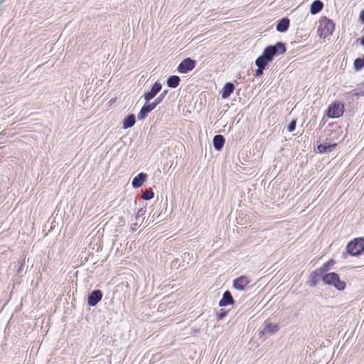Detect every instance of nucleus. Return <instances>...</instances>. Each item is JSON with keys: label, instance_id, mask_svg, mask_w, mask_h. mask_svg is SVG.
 I'll return each mask as SVG.
<instances>
[{"label": "nucleus", "instance_id": "0eeeda50", "mask_svg": "<svg viewBox=\"0 0 364 364\" xmlns=\"http://www.w3.org/2000/svg\"><path fill=\"white\" fill-rule=\"evenodd\" d=\"M161 87V84L159 82H156L151 87V90L144 94V97L146 102H149L152 100L160 92Z\"/></svg>", "mask_w": 364, "mask_h": 364}, {"label": "nucleus", "instance_id": "6e6552de", "mask_svg": "<svg viewBox=\"0 0 364 364\" xmlns=\"http://www.w3.org/2000/svg\"><path fill=\"white\" fill-rule=\"evenodd\" d=\"M250 281L245 276H240L233 282V287L237 290H244L245 287L250 284Z\"/></svg>", "mask_w": 364, "mask_h": 364}, {"label": "nucleus", "instance_id": "4be33fe9", "mask_svg": "<svg viewBox=\"0 0 364 364\" xmlns=\"http://www.w3.org/2000/svg\"><path fill=\"white\" fill-rule=\"evenodd\" d=\"M353 92V95H354L364 96V82L358 85Z\"/></svg>", "mask_w": 364, "mask_h": 364}, {"label": "nucleus", "instance_id": "20e7f679", "mask_svg": "<svg viewBox=\"0 0 364 364\" xmlns=\"http://www.w3.org/2000/svg\"><path fill=\"white\" fill-rule=\"evenodd\" d=\"M263 52L273 60L274 56L284 53L286 52V47L283 43L278 42L274 46H267Z\"/></svg>", "mask_w": 364, "mask_h": 364}, {"label": "nucleus", "instance_id": "dca6fc26", "mask_svg": "<svg viewBox=\"0 0 364 364\" xmlns=\"http://www.w3.org/2000/svg\"><path fill=\"white\" fill-rule=\"evenodd\" d=\"M213 143L214 148L220 151L224 146L225 139L222 135L218 134L214 136Z\"/></svg>", "mask_w": 364, "mask_h": 364}, {"label": "nucleus", "instance_id": "c85d7f7f", "mask_svg": "<svg viewBox=\"0 0 364 364\" xmlns=\"http://www.w3.org/2000/svg\"><path fill=\"white\" fill-rule=\"evenodd\" d=\"M148 114H149L148 112L146 111L145 109L141 107L139 113L138 114L137 117L139 120H143L146 118V117L147 116Z\"/></svg>", "mask_w": 364, "mask_h": 364}, {"label": "nucleus", "instance_id": "9b49d317", "mask_svg": "<svg viewBox=\"0 0 364 364\" xmlns=\"http://www.w3.org/2000/svg\"><path fill=\"white\" fill-rule=\"evenodd\" d=\"M235 89V86L231 82H227L225 84L222 91H221V97L223 99H227L230 96V95L233 92Z\"/></svg>", "mask_w": 364, "mask_h": 364}, {"label": "nucleus", "instance_id": "f8f14e48", "mask_svg": "<svg viewBox=\"0 0 364 364\" xmlns=\"http://www.w3.org/2000/svg\"><path fill=\"white\" fill-rule=\"evenodd\" d=\"M234 300L231 293L229 291L224 292L222 299L219 302L220 306H225L229 304H233Z\"/></svg>", "mask_w": 364, "mask_h": 364}, {"label": "nucleus", "instance_id": "5701e85b", "mask_svg": "<svg viewBox=\"0 0 364 364\" xmlns=\"http://www.w3.org/2000/svg\"><path fill=\"white\" fill-rule=\"evenodd\" d=\"M334 263L335 262L333 259H330L327 262H326L322 267L318 268V269L321 270V273L323 274L330 269L331 266L334 264Z\"/></svg>", "mask_w": 364, "mask_h": 364}, {"label": "nucleus", "instance_id": "aec40b11", "mask_svg": "<svg viewBox=\"0 0 364 364\" xmlns=\"http://www.w3.org/2000/svg\"><path fill=\"white\" fill-rule=\"evenodd\" d=\"M135 124V116L134 114H129L123 121V128L128 129L133 127Z\"/></svg>", "mask_w": 364, "mask_h": 364}, {"label": "nucleus", "instance_id": "473e14b6", "mask_svg": "<svg viewBox=\"0 0 364 364\" xmlns=\"http://www.w3.org/2000/svg\"><path fill=\"white\" fill-rule=\"evenodd\" d=\"M360 18H361L362 21H364V10L361 11Z\"/></svg>", "mask_w": 364, "mask_h": 364}, {"label": "nucleus", "instance_id": "f3484780", "mask_svg": "<svg viewBox=\"0 0 364 364\" xmlns=\"http://www.w3.org/2000/svg\"><path fill=\"white\" fill-rule=\"evenodd\" d=\"M336 144L324 143L318 146L317 149L319 153H327L333 150L335 148Z\"/></svg>", "mask_w": 364, "mask_h": 364}, {"label": "nucleus", "instance_id": "bb28decb", "mask_svg": "<svg viewBox=\"0 0 364 364\" xmlns=\"http://www.w3.org/2000/svg\"><path fill=\"white\" fill-rule=\"evenodd\" d=\"M154 197V193L151 189L146 190L142 196L144 200H150Z\"/></svg>", "mask_w": 364, "mask_h": 364}, {"label": "nucleus", "instance_id": "a878e982", "mask_svg": "<svg viewBox=\"0 0 364 364\" xmlns=\"http://www.w3.org/2000/svg\"><path fill=\"white\" fill-rule=\"evenodd\" d=\"M157 105H156V103L154 102H153L151 103H149V102H146L145 105L142 107L144 109H145V110L147 111L148 113H149L151 111H152L154 109H155V107Z\"/></svg>", "mask_w": 364, "mask_h": 364}, {"label": "nucleus", "instance_id": "f704fd0d", "mask_svg": "<svg viewBox=\"0 0 364 364\" xmlns=\"http://www.w3.org/2000/svg\"><path fill=\"white\" fill-rule=\"evenodd\" d=\"M223 314H220L219 315L220 318H221L223 317Z\"/></svg>", "mask_w": 364, "mask_h": 364}, {"label": "nucleus", "instance_id": "2f4dec72", "mask_svg": "<svg viewBox=\"0 0 364 364\" xmlns=\"http://www.w3.org/2000/svg\"><path fill=\"white\" fill-rule=\"evenodd\" d=\"M139 222H137L136 220V223H134L131 225V228L132 230L134 231V230H136L138 228V225H139Z\"/></svg>", "mask_w": 364, "mask_h": 364}, {"label": "nucleus", "instance_id": "4468645a", "mask_svg": "<svg viewBox=\"0 0 364 364\" xmlns=\"http://www.w3.org/2000/svg\"><path fill=\"white\" fill-rule=\"evenodd\" d=\"M289 26V20L287 18H283L279 20L277 24V31L279 32H285Z\"/></svg>", "mask_w": 364, "mask_h": 364}, {"label": "nucleus", "instance_id": "2eb2a0df", "mask_svg": "<svg viewBox=\"0 0 364 364\" xmlns=\"http://www.w3.org/2000/svg\"><path fill=\"white\" fill-rule=\"evenodd\" d=\"M264 331H262V333H264V332H267L271 334H273L279 330V325L277 323H272L267 321L264 322Z\"/></svg>", "mask_w": 364, "mask_h": 364}, {"label": "nucleus", "instance_id": "39448f33", "mask_svg": "<svg viewBox=\"0 0 364 364\" xmlns=\"http://www.w3.org/2000/svg\"><path fill=\"white\" fill-rule=\"evenodd\" d=\"M344 111V105L340 102H334L328 108V116L330 118H337L341 116Z\"/></svg>", "mask_w": 364, "mask_h": 364}, {"label": "nucleus", "instance_id": "1a4fd4ad", "mask_svg": "<svg viewBox=\"0 0 364 364\" xmlns=\"http://www.w3.org/2000/svg\"><path fill=\"white\" fill-rule=\"evenodd\" d=\"M102 297V293L100 290L93 291L87 298V303L90 306H95Z\"/></svg>", "mask_w": 364, "mask_h": 364}, {"label": "nucleus", "instance_id": "f03ea898", "mask_svg": "<svg viewBox=\"0 0 364 364\" xmlns=\"http://www.w3.org/2000/svg\"><path fill=\"white\" fill-rule=\"evenodd\" d=\"M364 250V238L357 237L349 242L346 247L347 252L351 256H358Z\"/></svg>", "mask_w": 364, "mask_h": 364}, {"label": "nucleus", "instance_id": "cd10ccee", "mask_svg": "<svg viewBox=\"0 0 364 364\" xmlns=\"http://www.w3.org/2000/svg\"><path fill=\"white\" fill-rule=\"evenodd\" d=\"M167 90H164L162 92V93H161L159 95V97H157L155 100H154V102L156 103V105H159V103H161L162 102V100H164V98L165 97V96L167 94Z\"/></svg>", "mask_w": 364, "mask_h": 364}, {"label": "nucleus", "instance_id": "7ed1b4c3", "mask_svg": "<svg viewBox=\"0 0 364 364\" xmlns=\"http://www.w3.org/2000/svg\"><path fill=\"white\" fill-rule=\"evenodd\" d=\"M322 279L326 284L333 286L339 291H342L346 288V283L341 280L338 274L331 272L324 274Z\"/></svg>", "mask_w": 364, "mask_h": 364}, {"label": "nucleus", "instance_id": "c756f323", "mask_svg": "<svg viewBox=\"0 0 364 364\" xmlns=\"http://www.w3.org/2000/svg\"><path fill=\"white\" fill-rule=\"evenodd\" d=\"M296 121L295 120H293L290 124L289 125L288 127V131L289 132H292L293 131H294L295 128H296Z\"/></svg>", "mask_w": 364, "mask_h": 364}, {"label": "nucleus", "instance_id": "393cba45", "mask_svg": "<svg viewBox=\"0 0 364 364\" xmlns=\"http://www.w3.org/2000/svg\"><path fill=\"white\" fill-rule=\"evenodd\" d=\"M364 67V58H356L354 61V68L356 70H359Z\"/></svg>", "mask_w": 364, "mask_h": 364}, {"label": "nucleus", "instance_id": "ddd939ff", "mask_svg": "<svg viewBox=\"0 0 364 364\" xmlns=\"http://www.w3.org/2000/svg\"><path fill=\"white\" fill-rule=\"evenodd\" d=\"M146 178V174L144 173H139L135 176L132 181V186L134 188H139L142 186Z\"/></svg>", "mask_w": 364, "mask_h": 364}, {"label": "nucleus", "instance_id": "9d476101", "mask_svg": "<svg viewBox=\"0 0 364 364\" xmlns=\"http://www.w3.org/2000/svg\"><path fill=\"white\" fill-rule=\"evenodd\" d=\"M272 60L263 52L262 54L256 60L255 64L258 68H265L268 63Z\"/></svg>", "mask_w": 364, "mask_h": 364}, {"label": "nucleus", "instance_id": "7c9ffc66", "mask_svg": "<svg viewBox=\"0 0 364 364\" xmlns=\"http://www.w3.org/2000/svg\"><path fill=\"white\" fill-rule=\"evenodd\" d=\"M264 68H258V69L256 70L255 76L258 77L263 74V70Z\"/></svg>", "mask_w": 364, "mask_h": 364}, {"label": "nucleus", "instance_id": "a211bd4d", "mask_svg": "<svg viewBox=\"0 0 364 364\" xmlns=\"http://www.w3.org/2000/svg\"><path fill=\"white\" fill-rule=\"evenodd\" d=\"M323 7V3L319 0H316L311 5L310 12L311 14H316L322 10Z\"/></svg>", "mask_w": 364, "mask_h": 364}, {"label": "nucleus", "instance_id": "6ab92c4d", "mask_svg": "<svg viewBox=\"0 0 364 364\" xmlns=\"http://www.w3.org/2000/svg\"><path fill=\"white\" fill-rule=\"evenodd\" d=\"M180 81L181 79L178 76L172 75L167 79V85L171 88H175L178 86Z\"/></svg>", "mask_w": 364, "mask_h": 364}, {"label": "nucleus", "instance_id": "72a5a7b5", "mask_svg": "<svg viewBox=\"0 0 364 364\" xmlns=\"http://www.w3.org/2000/svg\"><path fill=\"white\" fill-rule=\"evenodd\" d=\"M360 44L364 46V36L360 38Z\"/></svg>", "mask_w": 364, "mask_h": 364}, {"label": "nucleus", "instance_id": "423d86ee", "mask_svg": "<svg viewBox=\"0 0 364 364\" xmlns=\"http://www.w3.org/2000/svg\"><path fill=\"white\" fill-rule=\"evenodd\" d=\"M196 66V62L191 59L186 58L181 62L177 68V70L180 73H186L192 70Z\"/></svg>", "mask_w": 364, "mask_h": 364}, {"label": "nucleus", "instance_id": "b1692460", "mask_svg": "<svg viewBox=\"0 0 364 364\" xmlns=\"http://www.w3.org/2000/svg\"><path fill=\"white\" fill-rule=\"evenodd\" d=\"M146 214V210L143 208H140L136 215V220L141 223L144 219V215Z\"/></svg>", "mask_w": 364, "mask_h": 364}, {"label": "nucleus", "instance_id": "f257e3e1", "mask_svg": "<svg viewBox=\"0 0 364 364\" xmlns=\"http://www.w3.org/2000/svg\"><path fill=\"white\" fill-rule=\"evenodd\" d=\"M335 23L333 21L326 16H323L319 20L317 33L321 38H326L333 33Z\"/></svg>", "mask_w": 364, "mask_h": 364}, {"label": "nucleus", "instance_id": "412c9836", "mask_svg": "<svg viewBox=\"0 0 364 364\" xmlns=\"http://www.w3.org/2000/svg\"><path fill=\"white\" fill-rule=\"evenodd\" d=\"M323 277V274L321 273V270H319L318 269H317L316 270H315L314 272H313L310 277H311V286H315L316 284H317V282H318V278L320 277Z\"/></svg>", "mask_w": 364, "mask_h": 364}]
</instances>
